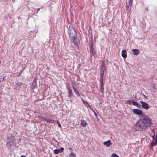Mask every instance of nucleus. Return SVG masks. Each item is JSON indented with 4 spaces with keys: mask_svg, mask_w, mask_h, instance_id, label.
Listing matches in <instances>:
<instances>
[{
    "mask_svg": "<svg viewBox=\"0 0 157 157\" xmlns=\"http://www.w3.org/2000/svg\"><path fill=\"white\" fill-rule=\"evenodd\" d=\"M56 121V122H57V123L58 124V126L59 127H61V125L59 123V121Z\"/></svg>",
    "mask_w": 157,
    "mask_h": 157,
    "instance_id": "nucleus-25",
    "label": "nucleus"
},
{
    "mask_svg": "<svg viewBox=\"0 0 157 157\" xmlns=\"http://www.w3.org/2000/svg\"><path fill=\"white\" fill-rule=\"evenodd\" d=\"M18 84L19 86H20L21 85V83L20 82H19Z\"/></svg>",
    "mask_w": 157,
    "mask_h": 157,
    "instance_id": "nucleus-31",
    "label": "nucleus"
},
{
    "mask_svg": "<svg viewBox=\"0 0 157 157\" xmlns=\"http://www.w3.org/2000/svg\"><path fill=\"white\" fill-rule=\"evenodd\" d=\"M133 54L134 55H138L140 53V51L139 50L137 49H133L132 50Z\"/></svg>",
    "mask_w": 157,
    "mask_h": 157,
    "instance_id": "nucleus-13",
    "label": "nucleus"
},
{
    "mask_svg": "<svg viewBox=\"0 0 157 157\" xmlns=\"http://www.w3.org/2000/svg\"><path fill=\"white\" fill-rule=\"evenodd\" d=\"M111 157H119V156L116 154L113 153L111 155Z\"/></svg>",
    "mask_w": 157,
    "mask_h": 157,
    "instance_id": "nucleus-22",
    "label": "nucleus"
},
{
    "mask_svg": "<svg viewBox=\"0 0 157 157\" xmlns=\"http://www.w3.org/2000/svg\"><path fill=\"white\" fill-rule=\"evenodd\" d=\"M73 89L74 90V92H75L76 94L78 96H80V95L78 90L74 87H73Z\"/></svg>",
    "mask_w": 157,
    "mask_h": 157,
    "instance_id": "nucleus-15",
    "label": "nucleus"
},
{
    "mask_svg": "<svg viewBox=\"0 0 157 157\" xmlns=\"http://www.w3.org/2000/svg\"><path fill=\"white\" fill-rule=\"evenodd\" d=\"M4 79V77L3 78H2V77L0 76V82L3 81Z\"/></svg>",
    "mask_w": 157,
    "mask_h": 157,
    "instance_id": "nucleus-26",
    "label": "nucleus"
},
{
    "mask_svg": "<svg viewBox=\"0 0 157 157\" xmlns=\"http://www.w3.org/2000/svg\"><path fill=\"white\" fill-rule=\"evenodd\" d=\"M69 33L70 38L72 41V42L74 43V45L78 47V44L77 42L75 41V40L77 38L76 31L74 29H73L71 30V32H70Z\"/></svg>",
    "mask_w": 157,
    "mask_h": 157,
    "instance_id": "nucleus-4",
    "label": "nucleus"
},
{
    "mask_svg": "<svg viewBox=\"0 0 157 157\" xmlns=\"http://www.w3.org/2000/svg\"><path fill=\"white\" fill-rule=\"evenodd\" d=\"M60 152L59 149H56L54 151V152L55 154H57Z\"/></svg>",
    "mask_w": 157,
    "mask_h": 157,
    "instance_id": "nucleus-20",
    "label": "nucleus"
},
{
    "mask_svg": "<svg viewBox=\"0 0 157 157\" xmlns=\"http://www.w3.org/2000/svg\"><path fill=\"white\" fill-rule=\"evenodd\" d=\"M122 56L124 58H125L127 57V52L126 50H123L122 51L121 53Z\"/></svg>",
    "mask_w": 157,
    "mask_h": 157,
    "instance_id": "nucleus-12",
    "label": "nucleus"
},
{
    "mask_svg": "<svg viewBox=\"0 0 157 157\" xmlns=\"http://www.w3.org/2000/svg\"><path fill=\"white\" fill-rule=\"evenodd\" d=\"M92 53H93V52L92 50Z\"/></svg>",
    "mask_w": 157,
    "mask_h": 157,
    "instance_id": "nucleus-35",
    "label": "nucleus"
},
{
    "mask_svg": "<svg viewBox=\"0 0 157 157\" xmlns=\"http://www.w3.org/2000/svg\"><path fill=\"white\" fill-rule=\"evenodd\" d=\"M70 157H76V156L73 153H71Z\"/></svg>",
    "mask_w": 157,
    "mask_h": 157,
    "instance_id": "nucleus-24",
    "label": "nucleus"
},
{
    "mask_svg": "<svg viewBox=\"0 0 157 157\" xmlns=\"http://www.w3.org/2000/svg\"><path fill=\"white\" fill-rule=\"evenodd\" d=\"M68 91V94L69 97H71L72 94V90L69 86L67 87Z\"/></svg>",
    "mask_w": 157,
    "mask_h": 157,
    "instance_id": "nucleus-11",
    "label": "nucleus"
},
{
    "mask_svg": "<svg viewBox=\"0 0 157 157\" xmlns=\"http://www.w3.org/2000/svg\"><path fill=\"white\" fill-rule=\"evenodd\" d=\"M141 120L144 122L147 128L151 125L152 124L151 120L150 118L149 117L144 114L142 115Z\"/></svg>",
    "mask_w": 157,
    "mask_h": 157,
    "instance_id": "nucleus-3",
    "label": "nucleus"
},
{
    "mask_svg": "<svg viewBox=\"0 0 157 157\" xmlns=\"http://www.w3.org/2000/svg\"><path fill=\"white\" fill-rule=\"evenodd\" d=\"M56 122V121L52 120H51L50 119H48V123L53 124H55Z\"/></svg>",
    "mask_w": 157,
    "mask_h": 157,
    "instance_id": "nucleus-18",
    "label": "nucleus"
},
{
    "mask_svg": "<svg viewBox=\"0 0 157 157\" xmlns=\"http://www.w3.org/2000/svg\"><path fill=\"white\" fill-rule=\"evenodd\" d=\"M140 102L141 104V106L143 108L145 109H149V105L147 103L142 101H140Z\"/></svg>",
    "mask_w": 157,
    "mask_h": 157,
    "instance_id": "nucleus-7",
    "label": "nucleus"
},
{
    "mask_svg": "<svg viewBox=\"0 0 157 157\" xmlns=\"http://www.w3.org/2000/svg\"><path fill=\"white\" fill-rule=\"evenodd\" d=\"M105 63L104 62H103L101 64L100 72L101 80H103V77L104 76V71L105 69Z\"/></svg>",
    "mask_w": 157,
    "mask_h": 157,
    "instance_id": "nucleus-5",
    "label": "nucleus"
},
{
    "mask_svg": "<svg viewBox=\"0 0 157 157\" xmlns=\"http://www.w3.org/2000/svg\"><path fill=\"white\" fill-rule=\"evenodd\" d=\"M16 140L14 136L11 135L7 136L6 146L8 149H11L12 147L14 146Z\"/></svg>",
    "mask_w": 157,
    "mask_h": 157,
    "instance_id": "nucleus-1",
    "label": "nucleus"
},
{
    "mask_svg": "<svg viewBox=\"0 0 157 157\" xmlns=\"http://www.w3.org/2000/svg\"><path fill=\"white\" fill-rule=\"evenodd\" d=\"M94 114L95 115V117H96V118H97V114H96V112L94 111Z\"/></svg>",
    "mask_w": 157,
    "mask_h": 157,
    "instance_id": "nucleus-30",
    "label": "nucleus"
},
{
    "mask_svg": "<svg viewBox=\"0 0 157 157\" xmlns=\"http://www.w3.org/2000/svg\"><path fill=\"white\" fill-rule=\"evenodd\" d=\"M103 144L104 145H106V146L108 147H110L112 144V143L110 140H108L106 142H105Z\"/></svg>",
    "mask_w": 157,
    "mask_h": 157,
    "instance_id": "nucleus-10",
    "label": "nucleus"
},
{
    "mask_svg": "<svg viewBox=\"0 0 157 157\" xmlns=\"http://www.w3.org/2000/svg\"><path fill=\"white\" fill-rule=\"evenodd\" d=\"M129 6H130L129 5L128 6L127 5L126 6V10L127 11V13H129L130 12L131 10V8L132 7H131L130 6V8H129Z\"/></svg>",
    "mask_w": 157,
    "mask_h": 157,
    "instance_id": "nucleus-16",
    "label": "nucleus"
},
{
    "mask_svg": "<svg viewBox=\"0 0 157 157\" xmlns=\"http://www.w3.org/2000/svg\"><path fill=\"white\" fill-rule=\"evenodd\" d=\"M100 90L101 92L103 93L104 91V85L103 84V80H101Z\"/></svg>",
    "mask_w": 157,
    "mask_h": 157,
    "instance_id": "nucleus-9",
    "label": "nucleus"
},
{
    "mask_svg": "<svg viewBox=\"0 0 157 157\" xmlns=\"http://www.w3.org/2000/svg\"><path fill=\"white\" fill-rule=\"evenodd\" d=\"M142 95L143 96L144 98H147V97L146 96V95H144V94H142Z\"/></svg>",
    "mask_w": 157,
    "mask_h": 157,
    "instance_id": "nucleus-29",
    "label": "nucleus"
},
{
    "mask_svg": "<svg viewBox=\"0 0 157 157\" xmlns=\"http://www.w3.org/2000/svg\"><path fill=\"white\" fill-rule=\"evenodd\" d=\"M134 127L135 128L134 130L136 131H141L147 128L144 122L141 119L137 122Z\"/></svg>",
    "mask_w": 157,
    "mask_h": 157,
    "instance_id": "nucleus-2",
    "label": "nucleus"
},
{
    "mask_svg": "<svg viewBox=\"0 0 157 157\" xmlns=\"http://www.w3.org/2000/svg\"><path fill=\"white\" fill-rule=\"evenodd\" d=\"M141 105L140 104H139V103H138L137 102H136V106L139 108H140L141 106Z\"/></svg>",
    "mask_w": 157,
    "mask_h": 157,
    "instance_id": "nucleus-23",
    "label": "nucleus"
},
{
    "mask_svg": "<svg viewBox=\"0 0 157 157\" xmlns=\"http://www.w3.org/2000/svg\"><path fill=\"white\" fill-rule=\"evenodd\" d=\"M129 2V5L131 7H132V2L133 1V0H128Z\"/></svg>",
    "mask_w": 157,
    "mask_h": 157,
    "instance_id": "nucleus-21",
    "label": "nucleus"
},
{
    "mask_svg": "<svg viewBox=\"0 0 157 157\" xmlns=\"http://www.w3.org/2000/svg\"><path fill=\"white\" fill-rule=\"evenodd\" d=\"M60 152H63L64 150V148L62 147L59 149Z\"/></svg>",
    "mask_w": 157,
    "mask_h": 157,
    "instance_id": "nucleus-28",
    "label": "nucleus"
},
{
    "mask_svg": "<svg viewBox=\"0 0 157 157\" xmlns=\"http://www.w3.org/2000/svg\"><path fill=\"white\" fill-rule=\"evenodd\" d=\"M31 88L33 89L37 87L36 79H35L31 86Z\"/></svg>",
    "mask_w": 157,
    "mask_h": 157,
    "instance_id": "nucleus-8",
    "label": "nucleus"
},
{
    "mask_svg": "<svg viewBox=\"0 0 157 157\" xmlns=\"http://www.w3.org/2000/svg\"><path fill=\"white\" fill-rule=\"evenodd\" d=\"M48 119H46V118H43V119L44 121L47 122H48Z\"/></svg>",
    "mask_w": 157,
    "mask_h": 157,
    "instance_id": "nucleus-27",
    "label": "nucleus"
},
{
    "mask_svg": "<svg viewBox=\"0 0 157 157\" xmlns=\"http://www.w3.org/2000/svg\"><path fill=\"white\" fill-rule=\"evenodd\" d=\"M133 112L136 114L138 116H142L143 112L141 110H140L137 109H133L132 110Z\"/></svg>",
    "mask_w": 157,
    "mask_h": 157,
    "instance_id": "nucleus-6",
    "label": "nucleus"
},
{
    "mask_svg": "<svg viewBox=\"0 0 157 157\" xmlns=\"http://www.w3.org/2000/svg\"><path fill=\"white\" fill-rule=\"evenodd\" d=\"M39 10H40V8H39L38 9V11H39Z\"/></svg>",
    "mask_w": 157,
    "mask_h": 157,
    "instance_id": "nucleus-33",
    "label": "nucleus"
},
{
    "mask_svg": "<svg viewBox=\"0 0 157 157\" xmlns=\"http://www.w3.org/2000/svg\"><path fill=\"white\" fill-rule=\"evenodd\" d=\"M80 124L83 127H85L87 124V123L85 120H82L81 121Z\"/></svg>",
    "mask_w": 157,
    "mask_h": 157,
    "instance_id": "nucleus-14",
    "label": "nucleus"
},
{
    "mask_svg": "<svg viewBox=\"0 0 157 157\" xmlns=\"http://www.w3.org/2000/svg\"><path fill=\"white\" fill-rule=\"evenodd\" d=\"M156 138L157 137V135L156 136Z\"/></svg>",
    "mask_w": 157,
    "mask_h": 157,
    "instance_id": "nucleus-34",
    "label": "nucleus"
},
{
    "mask_svg": "<svg viewBox=\"0 0 157 157\" xmlns=\"http://www.w3.org/2000/svg\"><path fill=\"white\" fill-rule=\"evenodd\" d=\"M136 102H136L135 101H129V103L131 104L132 105L136 106Z\"/></svg>",
    "mask_w": 157,
    "mask_h": 157,
    "instance_id": "nucleus-19",
    "label": "nucleus"
},
{
    "mask_svg": "<svg viewBox=\"0 0 157 157\" xmlns=\"http://www.w3.org/2000/svg\"><path fill=\"white\" fill-rule=\"evenodd\" d=\"M81 99L84 104H85L86 106H90L89 104H88V102L86 101H85L83 98H82Z\"/></svg>",
    "mask_w": 157,
    "mask_h": 157,
    "instance_id": "nucleus-17",
    "label": "nucleus"
},
{
    "mask_svg": "<svg viewBox=\"0 0 157 157\" xmlns=\"http://www.w3.org/2000/svg\"><path fill=\"white\" fill-rule=\"evenodd\" d=\"M21 157H26L25 155H21Z\"/></svg>",
    "mask_w": 157,
    "mask_h": 157,
    "instance_id": "nucleus-32",
    "label": "nucleus"
}]
</instances>
